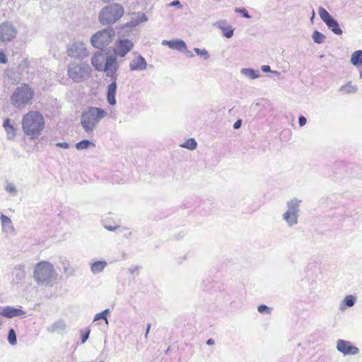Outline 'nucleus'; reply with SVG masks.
<instances>
[{
  "label": "nucleus",
  "mask_w": 362,
  "mask_h": 362,
  "mask_svg": "<svg viewBox=\"0 0 362 362\" xmlns=\"http://www.w3.org/2000/svg\"><path fill=\"white\" fill-rule=\"evenodd\" d=\"M45 128L43 116L38 112L30 111L22 119L23 132L31 139H37Z\"/></svg>",
  "instance_id": "obj_1"
},
{
  "label": "nucleus",
  "mask_w": 362,
  "mask_h": 362,
  "mask_svg": "<svg viewBox=\"0 0 362 362\" xmlns=\"http://www.w3.org/2000/svg\"><path fill=\"white\" fill-rule=\"evenodd\" d=\"M107 115V112L100 107H88L81 112V125L86 133L90 134Z\"/></svg>",
  "instance_id": "obj_2"
},
{
  "label": "nucleus",
  "mask_w": 362,
  "mask_h": 362,
  "mask_svg": "<svg viewBox=\"0 0 362 362\" xmlns=\"http://www.w3.org/2000/svg\"><path fill=\"white\" fill-rule=\"evenodd\" d=\"M33 277L39 285L52 286L57 279V273L49 262L41 261L35 267Z\"/></svg>",
  "instance_id": "obj_3"
},
{
  "label": "nucleus",
  "mask_w": 362,
  "mask_h": 362,
  "mask_svg": "<svg viewBox=\"0 0 362 362\" xmlns=\"http://www.w3.org/2000/svg\"><path fill=\"white\" fill-rule=\"evenodd\" d=\"M34 97V90L26 83H22L13 91L11 103L17 108L21 109L30 104Z\"/></svg>",
  "instance_id": "obj_4"
},
{
  "label": "nucleus",
  "mask_w": 362,
  "mask_h": 362,
  "mask_svg": "<svg viewBox=\"0 0 362 362\" xmlns=\"http://www.w3.org/2000/svg\"><path fill=\"white\" fill-rule=\"evenodd\" d=\"M123 6L117 3L104 7L99 14V21L103 25L113 24L124 14Z\"/></svg>",
  "instance_id": "obj_5"
},
{
  "label": "nucleus",
  "mask_w": 362,
  "mask_h": 362,
  "mask_svg": "<svg viewBox=\"0 0 362 362\" xmlns=\"http://www.w3.org/2000/svg\"><path fill=\"white\" fill-rule=\"evenodd\" d=\"M90 66L83 62H71L68 65L67 75L73 81L79 83L88 79L90 75Z\"/></svg>",
  "instance_id": "obj_6"
},
{
  "label": "nucleus",
  "mask_w": 362,
  "mask_h": 362,
  "mask_svg": "<svg viewBox=\"0 0 362 362\" xmlns=\"http://www.w3.org/2000/svg\"><path fill=\"white\" fill-rule=\"evenodd\" d=\"M301 200L293 197L286 202V211L282 214V219L288 227H293L298 224Z\"/></svg>",
  "instance_id": "obj_7"
},
{
  "label": "nucleus",
  "mask_w": 362,
  "mask_h": 362,
  "mask_svg": "<svg viewBox=\"0 0 362 362\" xmlns=\"http://www.w3.org/2000/svg\"><path fill=\"white\" fill-rule=\"evenodd\" d=\"M115 32L112 28H107L94 34L90 42L93 47L99 49H103L113 40Z\"/></svg>",
  "instance_id": "obj_8"
},
{
  "label": "nucleus",
  "mask_w": 362,
  "mask_h": 362,
  "mask_svg": "<svg viewBox=\"0 0 362 362\" xmlns=\"http://www.w3.org/2000/svg\"><path fill=\"white\" fill-rule=\"evenodd\" d=\"M319 15L322 21L335 35H340L343 31L336 19H334L329 13L322 7L319 8Z\"/></svg>",
  "instance_id": "obj_9"
},
{
  "label": "nucleus",
  "mask_w": 362,
  "mask_h": 362,
  "mask_svg": "<svg viewBox=\"0 0 362 362\" xmlns=\"http://www.w3.org/2000/svg\"><path fill=\"white\" fill-rule=\"evenodd\" d=\"M104 69H102L107 77L112 81H116L117 78L118 63L115 57L109 56L106 57Z\"/></svg>",
  "instance_id": "obj_10"
},
{
  "label": "nucleus",
  "mask_w": 362,
  "mask_h": 362,
  "mask_svg": "<svg viewBox=\"0 0 362 362\" xmlns=\"http://www.w3.org/2000/svg\"><path fill=\"white\" fill-rule=\"evenodd\" d=\"M17 35V30L11 23L5 22L0 24V41L11 42Z\"/></svg>",
  "instance_id": "obj_11"
},
{
  "label": "nucleus",
  "mask_w": 362,
  "mask_h": 362,
  "mask_svg": "<svg viewBox=\"0 0 362 362\" xmlns=\"http://www.w3.org/2000/svg\"><path fill=\"white\" fill-rule=\"evenodd\" d=\"M67 54L72 58L83 59L88 56V52L83 42H76L67 49Z\"/></svg>",
  "instance_id": "obj_12"
},
{
  "label": "nucleus",
  "mask_w": 362,
  "mask_h": 362,
  "mask_svg": "<svg viewBox=\"0 0 362 362\" xmlns=\"http://www.w3.org/2000/svg\"><path fill=\"white\" fill-rule=\"evenodd\" d=\"M134 47V43L129 39L119 40L116 41L114 53L115 56L124 57Z\"/></svg>",
  "instance_id": "obj_13"
},
{
  "label": "nucleus",
  "mask_w": 362,
  "mask_h": 362,
  "mask_svg": "<svg viewBox=\"0 0 362 362\" xmlns=\"http://www.w3.org/2000/svg\"><path fill=\"white\" fill-rule=\"evenodd\" d=\"M337 349L344 355H356L359 353L358 347L354 346L351 341L344 339L337 341Z\"/></svg>",
  "instance_id": "obj_14"
},
{
  "label": "nucleus",
  "mask_w": 362,
  "mask_h": 362,
  "mask_svg": "<svg viewBox=\"0 0 362 362\" xmlns=\"http://www.w3.org/2000/svg\"><path fill=\"white\" fill-rule=\"evenodd\" d=\"M25 314L26 313L21 308V307L14 308L7 305L3 307L0 310V315L8 319L23 316L25 315Z\"/></svg>",
  "instance_id": "obj_15"
},
{
  "label": "nucleus",
  "mask_w": 362,
  "mask_h": 362,
  "mask_svg": "<svg viewBox=\"0 0 362 362\" xmlns=\"http://www.w3.org/2000/svg\"><path fill=\"white\" fill-rule=\"evenodd\" d=\"M147 65L145 58L139 54L129 62V69L132 71H142L146 69Z\"/></svg>",
  "instance_id": "obj_16"
},
{
  "label": "nucleus",
  "mask_w": 362,
  "mask_h": 362,
  "mask_svg": "<svg viewBox=\"0 0 362 362\" xmlns=\"http://www.w3.org/2000/svg\"><path fill=\"white\" fill-rule=\"evenodd\" d=\"M106 57H107L100 52H97L91 58V64L97 71H102V69H104L103 66Z\"/></svg>",
  "instance_id": "obj_17"
},
{
  "label": "nucleus",
  "mask_w": 362,
  "mask_h": 362,
  "mask_svg": "<svg viewBox=\"0 0 362 362\" xmlns=\"http://www.w3.org/2000/svg\"><path fill=\"white\" fill-rule=\"evenodd\" d=\"M2 231L8 235L14 233V228L11 219L7 216L1 214L0 216Z\"/></svg>",
  "instance_id": "obj_18"
},
{
  "label": "nucleus",
  "mask_w": 362,
  "mask_h": 362,
  "mask_svg": "<svg viewBox=\"0 0 362 362\" xmlns=\"http://www.w3.org/2000/svg\"><path fill=\"white\" fill-rule=\"evenodd\" d=\"M117 85L116 81H112L110 84L107 86V100L108 103L111 105H115L116 104V91H117Z\"/></svg>",
  "instance_id": "obj_19"
},
{
  "label": "nucleus",
  "mask_w": 362,
  "mask_h": 362,
  "mask_svg": "<svg viewBox=\"0 0 362 362\" xmlns=\"http://www.w3.org/2000/svg\"><path fill=\"white\" fill-rule=\"evenodd\" d=\"M107 266V262L105 260H98L90 263V272L93 274H97L103 272L105 267Z\"/></svg>",
  "instance_id": "obj_20"
},
{
  "label": "nucleus",
  "mask_w": 362,
  "mask_h": 362,
  "mask_svg": "<svg viewBox=\"0 0 362 362\" xmlns=\"http://www.w3.org/2000/svg\"><path fill=\"white\" fill-rule=\"evenodd\" d=\"M12 275L14 276L13 281L17 284L21 281L25 276L24 267L22 265L15 267L12 272Z\"/></svg>",
  "instance_id": "obj_21"
},
{
  "label": "nucleus",
  "mask_w": 362,
  "mask_h": 362,
  "mask_svg": "<svg viewBox=\"0 0 362 362\" xmlns=\"http://www.w3.org/2000/svg\"><path fill=\"white\" fill-rule=\"evenodd\" d=\"M3 127L6 132L8 139H13L16 136V129L11 124V121L8 118L4 121Z\"/></svg>",
  "instance_id": "obj_22"
},
{
  "label": "nucleus",
  "mask_w": 362,
  "mask_h": 362,
  "mask_svg": "<svg viewBox=\"0 0 362 362\" xmlns=\"http://www.w3.org/2000/svg\"><path fill=\"white\" fill-rule=\"evenodd\" d=\"M66 329V324L65 322L62 320H59L52 324L50 326L47 327V330L49 332L54 333L57 332L63 331Z\"/></svg>",
  "instance_id": "obj_23"
},
{
  "label": "nucleus",
  "mask_w": 362,
  "mask_h": 362,
  "mask_svg": "<svg viewBox=\"0 0 362 362\" xmlns=\"http://www.w3.org/2000/svg\"><path fill=\"white\" fill-rule=\"evenodd\" d=\"M356 298L352 295L346 296L341 302L339 309L344 310L346 308H351L354 305Z\"/></svg>",
  "instance_id": "obj_24"
},
{
  "label": "nucleus",
  "mask_w": 362,
  "mask_h": 362,
  "mask_svg": "<svg viewBox=\"0 0 362 362\" xmlns=\"http://www.w3.org/2000/svg\"><path fill=\"white\" fill-rule=\"evenodd\" d=\"M351 62L355 66L362 65V50L355 51L351 54Z\"/></svg>",
  "instance_id": "obj_25"
},
{
  "label": "nucleus",
  "mask_w": 362,
  "mask_h": 362,
  "mask_svg": "<svg viewBox=\"0 0 362 362\" xmlns=\"http://www.w3.org/2000/svg\"><path fill=\"white\" fill-rule=\"evenodd\" d=\"M240 72L250 79H255L260 76L259 71H255L250 68H243L241 69Z\"/></svg>",
  "instance_id": "obj_26"
},
{
  "label": "nucleus",
  "mask_w": 362,
  "mask_h": 362,
  "mask_svg": "<svg viewBox=\"0 0 362 362\" xmlns=\"http://www.w3.org/2000/svg\"><path fill=\"white\" fill-rule=\"evenodd\" d=\"M357 90L358 88L356 85L352 84L351 82H348L345 85L341 86L339 91L350 94L356 93Z\"/></svg>",
  "instance_id": "obj_27"
},
{
  "label": "nucleus",
  "mask_w": 362,
  "mask_h": 362,
  "mask_svg": "<svg viewBox=\"0 0 362 362\" xmlns=\"http://www.w3.org/2000/svg\"><path fill=\"white\" fill-rule=\"evenodd\" d=\"M180 146L189 150H194L197 146V143L194 139H189L184 143L180 144Z\"/></svg>",
  "instance_id": "obj_28"
},
{
  "label": "nucleus",
  "mask_w": 362,
  "mask_h": 362,
  "mask_svg": "<svg viewBox=\"0 0 362 362\" xmlns=\"http://www.w3.org/2000/svg\"><path fill=\"white\" fill-rule=\"evenodd\" d=\"M312 38L315 43L322 44L325 42V36L318 30H315L313 33Z\"/></svg>",
  "instance_id": "obj_29"
},
{
  "label": "nucleus",
  "mask_w": 362,
  "mask_h": 362,
  "mask_svg": "<svg viewBox=\"0 0 362 362\" xmlns=\"http://www.w3.org/2000/svg\"><path fill=\"white\" fill-rule=\"evenodd\" d=\"M62 264H63V270L65 274L67 276H72L74 274V269L69 267L70 264L66 259L62 260Z\"/></svg>",
  "instance_id": "obj_30"
},
{
  "label": "nucleus",
  "mask_w": 362,
  "mask_h": 362,
  "mask_svg": "<svg viewBox=\"0 0 362 362\" xmlns=\"http://www.w3.org/2000/svg\"><path fill=\"white\" fill-rule=\"evenodd\" d=\"M90 146H94L95 144L88 139H84V140H82L80 142L77 143L76 144V148L78 150H83V149H87Z\"/></svg>",
  "instance_id": "obj_31"
},
{
  "label": "nucleus",
  "mask_w": 362,
  "mask_h": 362,
  "mask_svg": "<svg viewBox=\"0 0 362 362\" xmlns=\"http://www.w3.org/2000/svg\"><path fill=\"white\" fill-rule=\"evenodd\" d=\"M7 339L8 343L12 346H14L17 344V337L14 329L11 328L8 330Z\"/></svg>",
  "instance_id": "obj_32"
},
{
  "label": "nucleus",
  "mask_w": 362,
  "mask_h": 362,
  "mask_svg": "<svg viewBox=\"0 0 362 362\" xmlns=\"http://www.w3.org/2000/svg\"><path fill=\"white\" fill-rule=\"evenodd\" d=\"M187 49L186 43L182 40H176L173 49L182 52Z\"/></svg>",
  "instance_id": "obj_33"
},
{
  "label": "nucleus",
  "mask_w": 362,
  "mask_h": 362,
  "mask_svg": "<svg viewBox=\"0 0 362 362\" xmlns=\"http://www.w3.org/2000/svg\"><path fill=\"white\" fill-rule=\"evenodd\" d=\"M5 190L11 194L12 196H16L17 194V189L14 184L11 182H7L5 187Z\"/></svg>",
  "instance_id": "obj_34"
},
{
  "label": "nucleus",
  "mask_w": 362,
  "mask_h": 362,
  "mask_svg": "<svg viewBox=\"0 0 362 362\" xmlns=\"http://www.w3.org/2000/svg\"><path fill=\"white\" fill-rule=\"evenodd\" d=\"M194 51L197 55L203 57L205 60H208L210 57L208 51L205 49L194 48Z\"/></svg>",
  "instance_id": "obj_35"
},
{
  "label": "nucleus",
  "mask_w": 362,
  "mask_h": 362,
  "mask_svg": "<svg viewBox=\"0 0 362 362\" xmlns=\"http://www.w3.org/2000/svg\"><path fill=\"white\" fill-rule=\"evenodd\" d=\"M147 20H148V18H147L146 16L145 15V13H139L137 14V18H136V20H135V22H132V23L133 25H136L141 23L146 22V21H147Z\"/></svg>",
  "instance_id": "obj_36"
},
{
  "label": "nucleus",
  "mask_w": 362,
  "mask_h": 362,
  "mask_svg": "<svg viewBox=\"0 0 362 362\" xmlns=\"http://www.w3.org/2000/svg\"><path fill=\"white\" fill-rule=\"evenodd\" d=\"M222 30V34L224 37L227 38H230L233 35V30L231 27L223 28L220 27Z\"/></svg>",
  "instance_id": "obj_37"
},
{
  "label": "nucleus",
  "mask_w": 362,
  "mask_h": 362,
  "mask_svg": "<svg viewBox=\"0 0 362 362\" xmlns=\"http://www.w3.org/2000/svg\"><path fill=\"white\" fill-rule=\"evenodd\" d=\"M257 310L259 313L262 314H269L270 315L272 313V308L267 306L266 305H260L257 307Z\"/></svg>",
  "instance_id": "obj_38"
},
{
  "label": "nucleus",
  "mask_w": 362,
  "mask_h": 362,
  "mask_svg": "<svg viewBox=\"0 0 362 362\" xmlns=\"http://www.w3.org/2000/svg\"><path fill=\"white\" fill-rule=\"evenodd\" d=\"M235 12L240 13L242 15V16L244 18H251V16L249 14V13L247 12V11L245 8H235Z\"/></svg>",
  "instance_id": "obj_39"
},
{
  "label": "nucleus",
  "mask_w": 362,
  "mask_h": 362,
  "mask_svg": "<svg viewBox=\"0 0 362 362\" xmlns=\"http://www.w3.org/2000/svg\"><path fill=\"white\" fill-rule=\"evenodd\" d=\"M105 320V324L107 325H108V320L107 317H104L103 314H102L101 313H97L95 317H94V319H93V321H98V320Z\"/></svg>",
  "instance_id": "obj_40"
},
{
  "label": "nucleus",
  "mask_w": 362,
  "mask_h": 362,
  "mask_svg": "<svg viewBox=\"0 0 362 362\" xmlns=\"http://www.w3.org/2000/svg\"><path fill=\"white\" fill-rule=\"evenodd\" d=\"M175 44V40H163V45H168L170 49H173Z\"/></svg>",
  "instance_id": "obj_41"
},
{
  "label": "nucleus",
  "mask_w": 362,
  "mask_h": 362,
  "mask_svg": "<svg viewBox=\"0 0 362 362\" xmlns=\"http://www.w3.org/2000/svg\"><path fill=\"white\" fill-rule=\"evenodd\" d=\"M81 334H82V335H81V342L83 344H84L87 341L88 337H89L90 331L88 330V331L84 332H81Z\"/></svg>",
  "instance_id": "obj_42"
},
{
  "label": "nucleus",
  "mask_w": 362,
  "mask_h": 362,
  "mask_svg": "<svg viewBox=\"0 0 362 362\" xmlns=\"http://www.w3.org/2000/svg\"><path fill=\"white\" fill-rule=\"evenodd\" d=\"M7 61L6 55L2 51H0V64H6Z\"/></svg>",
  "instance_id": "obj_43"
},
{
  "label": "nucleus",
  "mask_w": 362,
  "mask_h": 362,
  "mask_svg": "<svg viewBox=\"0 0 362 362\" xmlns=\"http://www.w3.org/2000/svg\"><path fill=\"white\" fill-rule=\"evenodd\" d=\"M56 146L57 147L65 148V149L69 148V144L67 142H58L56 144Z\"/></svg>",
  "instance_id": "obj_44"
},
{
  "label": "nucleus",
  "mask_w": 362,
  "mask_h": 362,
  "mask_svg": "<svg viewBox=\"0 0 362 362\" xmlns=\"http://www.w3.org/2000/svg\"><path fill=\"white\" fill-rule=\"evenodd\" d=\"M307 119L304 116H300L298 118V123L300 127H303L306 124Z\"/></svg>",
  "instance_id": "obj_45"
},
{
  "label": "nucleus",
  "mask_w": 362,
  "mask_h": 362,
  "mask_svg": "<svg viewBox=\"0 0 362 362\" xmlns=\"http://www.w3.org/2000/svg\"><path fill=\"white\" fill-rule=\"evenodd\" d=\"M169 6H177L179 8H182V5H181L180 1H178V0H174L173 1H172L169 4Z\"/></svg>",
  "instance_id": "obj_46"
},
{
  "label": "nucleus",
  "mask_w": 362,
  "mask_h": 362,
  "mask_svg": "<svg viewBox=\"0 0 362 362\" xmlns=\"http://www.w3.org/2000/svg\"><path fill=\"white\" fill-rule=\"evenodd\" d=\"M242 125V120L241 119H238L233 124V128L235 129H239Z\"/></svg>",
  "instance_id": "obj_47"
},
{
  "label": "nucleus",
  "mask_w": 362,
  "mask_h": 362,
  "mask_svg": "<svg viewBox=\"0 0 362 362\" xmlns=\"http://www.w3.org/2000/svg\"><path fill=\"white\" fill-rule=\"evenodd\" d=\"M261 69L263 72L267 73L271 71L270 66L269 65H263L261 67Z\"/></svg>",
  "instance_id": "obj_48"
},
{
  "label": "nucleus",
  "mask_w": 362,
  "mask_h": 362,
  "mask_svg": "<svg viewBox=\"0 0 362 362\" xmlns=\"http://www.w3.org/2000/svg\"><path fill=\"white\" fill-rule=\"evenodd\" d=\"M139 271V267L138 266H134V267H132L129 269V272L131 273V274H133L136 272H138Z\"/></svg>",
  "instance_id": "obj_49"
},
{
  "label": "nucleus",
  "mask_w": 362,
  "mask_h": 362,
  "mask_svg": "<svg viewBox=\"0 0 362 362\" xmlns=\"http://www.w3.org/2000/svg\"><path fill=\"white\" fill-rule=\"evenodd\" d=\"M105 228L110 231H114L118 228V226H105Z\"/></svg>",
  "instance_id": "obj_50"
},
{
  "label": "nucleus",
  "mask_w": 362,
  "mask_h": 362,
  "mask_svg": "<svg viewBox=\"0 0 362 362\" xmlns=\"http://www.w3.org/2000/svg\"><path fill=\"white\" fill-rule=\"evenodd\" d=\"M150 329H151V324L148 323L147 324V327H146V334H145V338H147L148 334L149 332Z\"/></svg>",
  "instance_id": "obj_51"
},
{
  "label": "nucleus",
  "mask_w": 362,
  "mask_h": 362,
  "mask_svg": "<svg viewBox=\"0 0 362 362\" xmlns=\"http://www.w3.org/2000/svg\"><path fill=\"white\" fill-rule=\"evenodd\" d=\"M110 313L109 309H105L103 311L101 312L102 314H103L104 317H107V315Z\"/></svg>",
  "instance_id": "obj_52"
},
{
  "label": "nucleus",
  "mask_w": 362,
  "mask_h": 362,
  "mask_svg": "<svg viewBox=\"0 0 362 362\" xmlns=\"http://www.w3.org/2000/svg\"><path fill=\"white\" fill-rule=\"evenodd\" d=\"M206 344L207 345H213L214 344V340L213 339H209L207 341H206Z\"/></svg>",
  "instance_id": "obj_53"
},
{
  "label": "nucleus",
  "mask_w": 362,
  "mask_h": 362,
  "mask_svg": "<svg viewBox=\"0 0 362 362\" xmlns=\"http://www.w3.org/2000/svg\"><path fill=\"white\" fill-rule=\"evenodd\" d=\"M186 52H187V54L188 57H194V54L190 51L187 50Z\"/></svg>",
  "instance_id": "obj_54"
},
{
  "label": "nucleus",
  "mask_w": 362,
  "mask_h": 362,
  "mask_svg": "<svg viewBox=\"0 0 362 362\" xmlns=\"http://www.w3.org/2000/svg\"><path fill=\"white\" fill-rule=\"evenodd\" d=\"M315 11H314V10H313L312 16H311V18H310L311 21H313V18H315Z\"/></svg>",
  "instance_id": "obj_55"
},
{
  "label": "nucleus",
  "mask_w": 362,
  "mask_h": 362,
  "mask_svg": "<svg viewBox=\"0 0 362 362\" xmlns=\"http://www.w3.org/2000/svg\"><path fill=\"white\" fill-rule=\"evenodd\" d=\"M360 78H362V68H361V70L360 71Z\"/></svg>",
  "instance_id": "obj_56"
},
{
  "label": "nucleus",
  "mask_w": 362,
  "mask_h": 362,
  "mask_svg": "<svg viewBox=\"0 0 362 362\" xmlns=\"http://www.w3.org/2000/svg\"><path fill=\"white\" fill-rule=\"evenodd\" d=\"M100 362H104V361H100Z\"/></svg>",
  "instance_id": "obj_57"
}]
</instances>
